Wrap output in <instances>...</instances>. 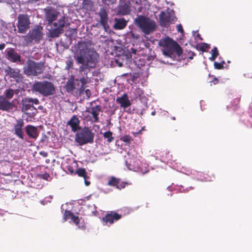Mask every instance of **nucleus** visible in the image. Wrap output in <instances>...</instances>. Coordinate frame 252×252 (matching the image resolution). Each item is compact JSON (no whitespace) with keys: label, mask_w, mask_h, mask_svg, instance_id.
<instances>
[{"label":"nucleus","mask_w":252,"mask_h":252,"mask_svg":"<svg viewBox=\"0 0 252 252\" xmlns=\"http://www.w3.org/2000/svg\"><path fill=\"white\" fill-rule=\"evenodd\" d=\"M17 20L18 32L20 33H25L30 27L29 16L27 14H20L18 16Z\"/></svg>","instance_id":"6e6552de"},{"label":"nucleus","mask_w":252,"mask_h":252,"mask_svg":"<svg viewBox=\"0 0 252 252\" xmlns=\"http://www.w3.org/2000/svg\"><path fill=\"white\" fill-rule=\"evenodd\" d=\"M155 112H152V115H155Z\"/></svg>","instance_id":"bf43d9fd"},{"label":"nucleus","mask_w":252,"mask_h":252,"mask_svg":"<svg viewBox=\"0 0 252 252\" xmlns=\"http://www.w3.org/2000/svg\"><path fill=\"white\" fill-rule=\"evenodd\" d=\"M176 18L168 10L161 11L159 15V23L162 27L167 28L176 21Z\"/></svg>","instance_id":"1a4fd4ad"},{"label":"nucleus","mask_w":252,"mask_h":252,"mask_svg":"<svg viewBox=\"0 0 252 252\" xmlns=\"http://www.w3.org/2000/svg\"><path fill=\"white\" fill-rule=\"evenodd\" d=\"M47 139V137L46 135H44L43 139H42V141L45 140V139Z\"/></svg>","instance_id":"13d9d810"},{"label":"nucleus","mask_w":252,"mask_h":252,"mask_svg":"<svg viewBox=\"0 0 252 252\" xmlns=\"http://www.w3.org/2000/svg\"><path fill=\"white\" fill-rule=\"evenodd\" d=\"M212 82H213L214 84H216L218 82V80L217 78H215L214 80H213Z\"/></svg>","instance_id":"603ef678"},{"label":"nucleus","mask_w":252,"mask_h":252,"mask_svg":"<svg viewBox=\"0 0 252 252\" xmlns=\"http://www.w3.org/2000/svg\"><path fill=\"white\" fill-rule=\"evenodd\" d=\"M225 63L224 61H222L221 63H217L215 62L214 63V66L216 69H221L223 68V64Z\"/></svg>","instance_id":"4c0bfd02"},{"label":"nucleus","mask_w":252,"mask_h":252,"mask_svg":"<svg viewBox=\"0 0 252 252\" xmlns=\"http://www.w3.org/2000/svg\"><path fill=\"white\" fill-rule=\"evenodd\" d=\"M25 131L29 138L34 140H36L39 135L37 127L32 125H27L25 127Z\"/></svg>","instance_id":"aec40b11"},{"label":"nucleus","mask_w":252,"mask_h":252,"mask_svg":"<svg viewBox=\"0 0 252 252\" xmlns=\"http://www.w3.org/2000/svg\"><path fill=\"white\" fill-rule=\"evenodd\" d=\"M78 44V50L74 58L76 63L80 65L78 68L79 73L83 76L79 81L85 85L87 83L88 73L96 67L98 62L99 55L94 49L88 48L86 42H79Z\"/></svg>","instance_id":"f257e3e1"},{"label":"nucleus","mask_w":252,"mask_h":252,"mask_svg":"<svg viewBox=\"0 0 252 252\" xmlns=\"http://www.w3.org/2000/svg\"><path fill=\"white\" fill-rule=\"evenodd\" d=\"M121 218L122 216L121 215L115 212L111 211L102 217V221L105 224H112L115 221L119 220Z\"/></svg>","instance_id":"f8f14e48"},{"label":"nucleus","mask_w":252,"mask_h":252,"mask_svg":"<svg viewBox=\"0 0 252 252\" xmlns=\"http://www.w3.org/2000/svg\"><path fill=\"white\" fill-rule=\"evenodd\" d=\"M39 103V100L35 98L25 97L22 100V111H26L29 110H36L33 104L37 105Z\"/></svg>","instance_id":"9d476101"},{"label":"nucleus","mask_w":252,"mask_h":252,"mask_svg":"<svg viewBox=\"0 0 252 252\" xmlns=\"http://www.w3.org/2000/svg\"><path fill=\"white\" fill-rule=\"evenodd\" d=\"M67 18L65 16L62 17L58 20V28L63 29V28L65 27H67L69 25V23L67 22Z\"/></svg>","instance_id":"c756f323"},{"label":"nucleus","mask_w":252,"mask_h":252,"mask_svg":"<svg viewBox=\"0 0 252 252\" xmlns=\"http://www.w3.org/2000/svg\"><path fill=\"white\" fill-rule=\"evenodd\" d=\"M131 11V3L129 1H123L118 7V14L122 15L129 14Z\"/></svg>","instance_id":"2eb2a0df"},{"label":"nucleus","mask_w":252,"mask_h":252,"mask_svg":"<svg viewBox=\"0 0 252 252\" xmlns=\"http://www.w3.org/2000/svg\"><path fill=\"white\" fill-rule=\"evenodd\" d=\"M59 13L53 10H48L45 13L46 20L49 25H51L58 17Z\"/></svg>","instance_id":"a878e982"},{"label":"nucleus","mask_w":252,"mask_h":252,"mask_svg":"<svg viewBox=\"0 0 252 252\" xmlns=\"http://www.w3.org/2000/svg\"><path fill=\"white\" fill-rule=\"evenodd\" d=\"M68 219H70L78 227H80L79 225L80 220L79 217L75 216L70 211L65 210L63 215L64 221H66Z\"/></svg>","instance_id":"b1692460"},{"label":"nucleus","mask_w":252,"mask_h":252,"mask_svg":"<svg viewBox=\"0 0 252 252\" xmlns=\"http://www.w3.org/2000/svg\"><path fill=\"white\" fill-rule=\"evenodd\" d=\"M53 25L55 27H58V22H54L53 23Z\"/></svg>","instance_id":"4d7b16f0"},{"label":"nucleus","mask_w":252,"mask_h":252,"mask_svg":"<svg viewBox=\"0 0 252 252\" xmlns=\"http://www.w3.org/2000/svg\"><path fill=\"white\" fill-rule=\"evenodd\" d=\"M6 58L8 61L12 63L21 62V57L20 55L19 54L14 48H11L7 50L6 53Z\"/></svg>","instance_id":"4468645a"},{"label":"nucleus","mask_w":252,"mask_h":252,"mask_svg":"<svg viewBox=\"0 0 252 252\" xmlns=\"http://www.w3.org/2000/svg\"><path fill=\"white\" fill-rule=\"evenodd\" d=\"M80 121L76 115H73L67 122V125L71 129L72 131L75 132L81 127L80 126Z\"/></svg>","instance_id":"6ab92c4d"},{"label":"nucleus","mask_w":252,"mask_h":252,"mask_svg":"<svg viewBox=\"0 0 252 252\" xmlns=\"http://www.w3.org/2000/svg\"><path fill=\"white\" fill-rule=\"evenodd\" d=\"M40 0H27V1L30 3H33L37 1H39Z\"/></svg>","instance_id":"8fccbe9b"},{"label":"nucleus","mask_w":252,"mask_h":252,"mask_svg":"<svg viewBox=\"0 0 252 252\" xmlns=\"http://www.w3.org/2000/svg\"><path fill=\"white\" fill-rule=\"evenodd\" d=\"M41 178L46 180L47 181L49 180V179L50 178V175L48 173H45L43 174H41L39 175Z\"/></svg>","instance_id":"a19ab883"},{"label":"nucleus","mask_w":252,"mask_h":252,"mask_svg":"<svg viewBox=\"0 0 252 252\" xmlns=\"http://www.w3.org/2000/svg\"><path fill=\"white\" fill-rule=\"evenodd\" d=\"M69 171H70V172H73V171H72V170H71H71H69Z\"/></svg>","instance_id":"0e129e2a"},{"label":"nucleus","mask_w":252,"mask_h":252,"mask_svg":"<svg viewBox=\"0 0 252 252\" xmlns=\"http://www.w3.org/2000/svg\"><path fill=\"white\" fill-rule=\"evenodd\" d=\"M217 57H216V56H214V55H212L211 57H210V58H209V59H210L211 61H214V60H215V59H216V58H217Z\"/></svg>","instance_id":"3c124183"},{"label":"nucleus","mask_w":252,"mask_h":252,"mask_svg":"<svg viewBox=\"0 0 252 252\" xmlns=\"http://www.w3.org/2000/svg\"><path fill=\"white\" fill-rule=\"evenodd\" d=\"M70 32H71V34H73L74 32H75V29H71L70 30Z\"/></svg>","instance_id":"6e6d98bb"},{"label":"nucleus","mask_w":252,"mask_h":252,"mask_svg":"<svg viewBox=\"0 0 252 252\" xmlns=\"http://www.w3.org/2000/svg\"><path fill=\"white\" fill-rule=\"evenodd\" d=\"M212 55H214V56L218 57L219 55V52L218 50V48L216 47H214L213 49L211 50Z\"/></svg>","instance_id":"79ce46f5"},{"label":"nucleus","mask_w":252,"mask_h":252,"mask_svg":"<svg viewBox=\"0 0 252 252\" xmlns=\"http://www.w3.org/2000/svg\"><path fill=\"white\" fill-rule=\"evenodd\" d=\"M85 92L86 93V94L87 95L88 94H91V91L89 89H87L86 91H85Z\"/></svg>","instance_id":"864d4df0"},{"label":"nucleus","mask_w":252,"mask_h":252,"mask_svg":"<svg viewBox=\"0 0 252 252\" xmlns=\"http://www.w3.org/2000/svg\"><path fill=\"white\" fill-rule=\"evenodd\" d=\"M112 134L113 133L111 131H108L103 133V136L104 138L107 139V142L110 143L112 142L114 139V137H113Z\"/></svg>","instance_id":"473e14b6"},{"label":"nucleus","mask_w":252,"mask_h":252,"mask_svg":"<svg viewBox=\"0 0 252 252\" xmlns=\"http://www.w3.org/2000/svg\"><path fill=\"white\" fill-rule=\"evenodd\" d=\"M177 31L178 32L183 33L184 32V30L183 29L182 26L181 25H178L177 26Z\"/></svg>","instance_id":"c03bdc74"},{"label":"nucleus","mask_w":252,"mask_h":252,"mask_svg":"<svg viewBox=\"0 0 252 252\" xmlns=\"http://www.w3.org/2000/svg\"><path fill=\"white\" fill-rule=\"evenodd\" d=\"M116 102L120 104V106L124 108H126L130 106L131 104L130 100L128 99V95L126 93L124 94L120 97L116 98Z\"/></svg>","instance_id":"412c9836"},{"label":"nucleus","mask_w":252,"mask_h":252,"mask_svg":"<svg viewBox=\"0 0 252 252\" xmlns=\"http://www.w3.org/2000/svg\"><path fill=\"white\" fill-rule=\"evenodd\" d=\"M134 24L145 35H149L156 30L155 21L144 15H138L134 20Z\"/></svg>","instance_id":"f03ea898"},{"label":"nucleus","mask_w":252,"mask_h":252,"mask_svg":"<svg viewBox=\"0 0 252 252\" xmlns=\"http://www.w3.org/2000/svg\"><path fill=\"white\" fill-rule=\"evenodd\" d=\"M18 90H14L9 88L5 91L4 97L6 98V99L9 100L12 98L15 94H18Z\"/></svg>","instance_id":"c85d7f7f"},{"label":"nucleus","mask_w":252,"mask_h":252,"mask_svg":"<svg viewBox=\"0 0 252 252\" xmlns=\"http://www.w3.org/2000/svg\"><path fill=\"white\" fill-rule=\"evenodd\" d=\"M44 69V63L42 62H35L28 59L26 64L23 67L24 73L28 76H36L42 74Z\"/></svg>","instance_id":"0eeeda50"},{"label":"nucleus","mask_w":252,"mask_h":252,"mask_svg":"<svg viewBox=\"0 0 252 252\" xmlns=\"http://www.w3.org/2000/svg\"><path fill=\"white\" fill-rule=\"evenodd\" d=\"M250 108L252 110V104L251 105V106Z\"/></svg>","instance_id":"680f3d73"},{"label":"nucleus","mask_w":252,"mask_h":252,"mask_svg":"<svg viewBox=\"0 0 252 252\" xmlns=\"http://www.w3.org/2000/svg\"><path fill=\"white\" fill-rule=\"evenodd\" d=\"M66 68L69 69L70 68H72L73 66V61L70 57L66 61Z\"/></svg>","instance_id":"c9c22d12"},{"label":"nucleus","mask_w":252,"mask_h":252,"mask_svg":"<svg viewBox=\"0 0 252 252\" xmlns=\"http://www.w3.org/2000/svg\"><path fill=\"white\" fill-rule=\"evenodd\" d=\"M209 48L210 45L206 43H202L199 46V49L202 52H206Z\"/></svg>","instance_id":"f704fd0d"},{"label":"nucleus","mask_w":252,"mask_h":252,"mask_svg":"<svg viewBox=\"0 0 252 252\" xmlns=\"http://www.w3.org/2000/svg\"><path fill=\"white\" fill-rule=\"evenodd\" d=\"M128 184L127 182L122 181L121 179L114 176L109 177L107 183L108 186L115 187L119 190L124 189Z\"/></svg>","instance_id":"9b49d317"},{"label":"nucleus","mask_w":252,"mask_h":252,"mask_svg":"<svg viewBox=\"0 0 252 252\" xmlns=\"http://www.w3.org/2000/svg\"><path fill=\"white\" fill-rule=\"evenodd\" d=\"M4 71L6 75L14 79L16 81H18L21 77L20 70L18 68H12L8 66L5 69Z\"/></svg>","instance_id":"a211bd4d"},{"label":"nucleus","mask_w":252,"mask_h":252,"mask_svg":"<svg viewBox=\"0 0 252 252\" xmlns=\"http://www.w3.org/2000/svg\"><path fill=\"white\" fill-rule=\"evenodd\" d=\"M133 52H134V53H136V50H134V51H133Z\"/></svg>","instance_id":"e2e57ef3"},{"label":"nucleus","mask_w":252,"mask_h":252,"mask_svg":"<svg viewBox=\"0 0 252 252\" xmlns=\"http://www.w3.org/2000/svg\"><path fill=\"white\" fill-rule=\"evenodd\" d=\"M129 34L130 36V37L134 39L137 40L140 38V36L139 34L135 33L132 31L129 32Z\"/></svg>","instance_id":"ea45409f"},{"label":"nucleus","mask_w":252,"mask_h":252,"mask_svg":"<svg viewBox=\"0 0 252 252\" xmlns=\"http://www.w3.org/2000/svg\"><path fill=\"white\" fill-rule=\"evenodd\" d=\"M196 37H197L200 40H202V37H201V35L199 33H197V35H196Z\"/></svg>","instance_id":"5fc2aeb1"},{"label":"nucleus","mask_w":252,"mask_h":252,"mask_svg":"<svg viewBox=\"0 0 252 252\" xmlns=\"http://www.w3.org/2000/svg\"><path fill=\"white\" fill-rule=\"evenodd\" d=\"M14 107L13 101L6 99L3 95H0V110L9 112Z\"/></svg>","instance_id":"ddd939ff"},{"label":"nucleus","mask_w":252,"mask_h":252,"mask_svg":"<svg viewBox=\"0 0 252 252\" xmlns=\"http://www.w3.org/2000/svg\"><path fill=\"white\" fill-rule=\"evenodd\" d=\"M75 173L78 175V176L83 177L84 179L89 178V177L87 176L86 169L84 168H79L76 170Z\"/></svg>","instance_id":"2f4dec72"},{"label":"nucleus","mask_w":252,"mask_h":252,"mask_svg":"<svg viewBox=\"0 0 252 252\" xmlns=\"http://www.w3.org/2000/svg\"><path fill=\"white\" fill-rule=\"evenodd\" d=\"M122 65V63H120L119 64V66H121Z\"/></svg>","instance_id":"052dcab7"},{"label":"nucleus","mask_w":252,"mask_h":252,"mask_svg":"<svg viewBox=\"0 0 252 252\" xmlns=\"http://www.w3.org/2000/svg\"><path fill=\"white\" fill-rule=\"evenodd\" d=\"M85 181V184L87 186H88L90 185V182L88 181L87 179H84Z\"/></svg>","instance_id":"09e8293b"},{"label":"nucleus","mask_w":252,"mask_h":252,"mask_svg":"<svg viewBox=\"0 0 252 252\" xmlns=\"http://www.w3.org/2000/svg\"><path fill=\"white\" fill-rule=\"evenodd\" d=\"M102 2L108 6L112 5L116 3L117 0H101Z\"/></svg>","instance_id":"58836bf2"},{"label":"nucleus","mask_w":252,"mask_h":252,"mask_svg":"<svg viewBox=\"0 0 252 252\" xmlns=\"http://www.w3.org/2000/svg\"><path fill=\"white\" fill-rule=\"evenodd\" d=\"M101 111V109L99 105H96L95 106L92 107L90 110H86V112L92 115L94 122L95 123L98 122L99 121L98 115Z\"/></svg>","instance_id":"bb28decb"},{"label":"nucleus","mask_w":252,"mask_h":252,"mask_svg":"<svg viewBox=\"0 0 252 252\" xmlns=\"http://www.w3.org/2000/svg\"><path fill=\"white\" fill-rule=\"evenodd\" d=\"M33 92L37 93L43 96L47 97L53 95L56 92L54 84L48 81L35 82L32 86Z\"/></svg>","instance_id":"39448f33"},{"label":"nucleus","mask_w":252,"mask_h":252,"mask_svg":"<svg viewBox=\"0 0 252 252\" xmlns=\"http://www.w3.org/2000/svg\"><path fill=\"white\" fill-rule=\"evenodd\" d=\"M195 55V54L193 52H191V51H189V58L190 60L192 59L193 57Z\"/></svg>","instance_id":"a18cd8bd"},{"label":"nucleus","mask_w":252,"mask_h":252,"mask_svg":"<svg viewBox=\"0 0 252 252\" xmlns=\"http://www.w3.org/2000/svg\"><path fill=\"white\" fill-rule=\"evenodd\" d=\"M43 36V27L38 25L30 29L22 37L24 45L26 46H31L34 43H39Z\"/></svg>","instance_id":"20e7f679"},{"label":"nucleus","mask_w":252,"mask_h":252,"mask_svg":"<svg viewBox=\"0 0 252 252\" xmlns=\"http://www.w3.org/2000/svg\"><path fill=\"white\" fill-rule=\"evenodd\" d=\"M68 219H70L78 227H80L79 225L80 220L79 217L75 216L70 211L65 210L63 215L64 221H66Z\"/></svg>","instance_id":"393cba45"},{"label":"nucleus","mask_w":252,"mask_h":252,"mask_svg":"<svg viewBox=\"0 0 252 252\" xmlns=\"http://www.w3.org/2000/svg\"><path fill=\"white\" fill-rule=\"evenodd\" d=\"M5 45L4 43L0 44V50H3L5 48Z\"/></svg>","instance_id":"de8ad7c7"},{"label":"nucleus","mask_w":252,"mask_h":252,"mask_svg":"<svg viewBox=\"0 0 252 252\" xmlns=\"http://www.w3.org/2000/svg\"><path fill=\"white\" fill-rule=\"evenodd\" d=\"M121 140L126 143H129L132 139L129 135H126L121 138Z\"/></svg>","instance_id":"e433bc0d"},{"label":"nucleus","mask_w":252,"mask_h":252,"mask_svg":"<svg viewBox=\"0 0 252 252\" xmlns=\"http://www.w3.org/2000/svg\"><path fill=\"white\" fill-rule=\"evenodd\" d=\"M63 32V29L57 27L49 31V37L51 38L58 37Z\"/></svg>","instance_id":"cd10ccee"},{"label":"nucleus","mask_w":252,"mask_h":252,"mask_svg":"<svg viewBox=\"0 0 252 252\" xmlns=\"http://www.w3.org/2000/svg\"><path fill=\"white\" fill-rule=\"evenodd\" d=\"M94 135L90 127L84 126L76 131L75 141L80 146L92 144L94 141Z\"/></svg>","instance_id":"423d86ee"},{"label":"nucleus","mask_w":252,"mask_h":252,"mask_svg":"<svg viewBox=\"0 0 252 252\" xmlns=\"http://www.w3.org/2000/svg\"><path fill=\"white\" fill-rule=\"evenodd\" d=\"M98 14L100 18V22L101 25L103 26L105 31H107V29L109 28L108 24V16L107 11L104 8H100Z\"/></svg>","instance_id":"f3484780"},{"label":"nucleus","mask_w":252,"mask_h":252,"mask_svg":"<svg viewBox=\"0 0 252 252\" xmlns=\"http://www.w3.org/2000/svg\"><path fill=\"white\" fill-rule=\"evenodd\" d=\"M68 219H70L78 227H80L79 225L80 220L79 217L75 216L70 211L65 210L63 215L64 221H66Z\"/></svg>","instance_id":"5701e85b"},{"label":"nucleus","mask_w":252,"mask_h":252,"mask_svg":"<svg viewBox=\"0 0 252 252\" xmlns=\"http://www.w3.org/2000/svg\"><path fill=\"white\" fill-rule=\"evenodd\" d=\"M115 23L113 26L114 29L116 30H121L125 29L127 26L128 22L124 18H114Z\"/></svg>","instance_id":"4be33fe9"},{"label":"nucleus","mask_w":252,"mask_h":252,"mask_svg":"<svg viewBox=\"0 0 252 252\" xmlns=\"http://www.w3.org/2000/svg\"><path fill=\"white\" fill-rule=\"evenodd\" d=\"M233 101H234V103H236V104H238V103H239V102H240V98H238V97L236 98H235V99H234V100H233Z\"/></svg>","instance_id":"49530a36"},{"label":"nucleus","mask_w":252,"mask_h":252,"mask_svg":"<svg viewBox=\"0 0 252 252\" xmlns=\"http://www.w3.org/2000/svg\"><path fill=\"white\" fill-rule=\"evenodd\" d=\"M159 45L163 47V53L166 56L171 57L174 53H176L180 56L183 53L181 47L177 42L169 37L160 39Z\"/></svg>","instance_id":"7ed1b4c3"},{"label":"nucleus","mask_w":252,"mask_h":252,"mask_svg":"<svg viewBox=\"0 0 252 252\" xmlns=\"http://www.w3.org/2000/svg\"><path fill=\"white\" fill-rule=\"evenodd\" d=\"M66 90L68 92H72L75 88L73 80L68 81L66 85Z\"/></svg>","instance_id":"72a5a7b5"},{"label":"nucleus","mask_w":252,"mask_h":252,"mask_svg":"<svg viewBox=\"0 0 252 252\" xmlns=\"http://www.w3.org/2000/svg\"><path fill=\"white\" fill-rule=\"evenodd\" d=\"M144 129V126L137 132H132V134L135 136H137L138 134H142V131Z\"/></svg>","instance_id":"37998d69"},{"label":"nucleus","mask_w":252,"mask_h":252,"mask_svg":"<svg viewBox=\"0 0 252 252\" xmlns=\"http://www.w3.org/2000/svg\"><path fill=\"white\" fill-rule=\"evenodd\" d=\"M24 123L23 119H20L16 120V124L14 125V133L20 139L23 140L24 135L23 131V127Z\"/></svg>","instance_id":"dca6fc26"},{"label":"nucleus","mask_w":252,"mask_h":252,"mask_svg":"<svg viewBox=\"0 0 252 252\" xmlns=\"http://www.w3.org/2000/svg\"><path fill=\"white\" fill-rule=\"evenodd\" d=\"M133 94H134V98L135 99H142L143 98V91L140 89V88H136L134 92H133Z\"/></svg>","instance_id":"7c9ffc66"}]
</instances>
